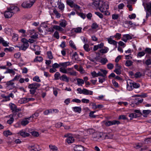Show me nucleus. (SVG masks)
I'll return each mask as SVG.
<instances>
[{"instance_id": "1", "label": "nucleus", "mask_w": 151, "mask_h": 151, "mask_svg": "<svg viewBox=\"0 0 151 151\" xmlns=\"http://www.w3.org/2000/svg\"><path fill=\"white\" fill-rule=\"evenodd\" d=\"M40 86V84L36 82L29 84L28 87L30 89L29 91L30 94L32 95L31 96H32L35 94L36 92L37 89L39 88Z\"/></svg>"}, {"instance_id": "2", "label": "nucleus", "mask_w": 151, "mask_h": 151, "mask_svg": "<svg viewBox=\"0 0 151 151\" xmlns=\"http://www.w3.org/2000/svg\"><path fill=\"white\" fill-rule=\"evenodd\" d=\"M109 8V5L107 2H102L100 4V5L99 8L100 11L106 15L110 14V13L108 11Z\"/></svg>"}, {"instance_id": "3", "label": "nucleus", "mask_w": 151, "mask_h": 151, "mask_svg": "<svg viewBox=\"0 0 151 151\" xmlns=\"http://www.w3.org/2000/svg\"><path fill=\"white\" fill-rule=\"evenodd\" d=\"M140 87L139 83L134 82H127V89L129 91H131L133 88H137Z\"/></svg>"}, {"instance_id": "4", "label": "nucleus", "mask_w": 151, "mask_h": 151, "mask_svg": "<svg viewBox=\"0 0 151 151\" xmlns=\"http://www.w3.org/2000/svg\"><path fill=\"white\" fill-rule=\"evenodd\" d=\"M77 91H78V93L83 94L85 95H92L93 94L92 91L86 88L82 89L81 88H79L77 89Z\"/></svg>"}, {"instance_id": "5", "label": "nucleus", "mask_w": 151, "mask_h": 151, "mask_svg": "<svg viewBox=\"0 0 151 151\" xmlns=\"http://www.w3.org/2000/svg\"><path fill=\"white\" fill-rule=\"evenodd\" d=\"M59 71L63 73H66L71 76H76V72L73 70L72 72H67V70L65 68L61 67L59 69Z\"/></svg>"}, {"instance_id": "6", "label": "nucleus", "mask_w": 151, "mask_h": 151, "mask_svg": "<svg viewBox=\"0 0 151 151\" xmlns=\"http://www.w3.org/2000/svg\"><path fill=\"white\" fill-rule=\"evenodd\" d=\"M36 0H33L32 1H28L24 2L22 4V7L24 8H29L31 7L35 2Z\"/></svg>"}, {"instance_id": "7", "label": "nucleus", "mask_w": 151, "mask_h": 151, "mask_svg": "<svg viewBox=\"0 0 151 151\" xmlns=\"http://www.w3.org/2000/svg\"><path fill=\"white\" fill-rule=\"evenodd\" d=\"M104 138V137H102V135L101 133H95L93 134V139L94 141H100Z\"/></svg>"}, {"instance_id": "8", "label": "nucleus", "mask_w": 151, "mask_h": 151, "mask_svg": "<svg viewBox=\"0 0 151 151\" xmlns=\"http://www.w3.org/2000/svg\"><path fill=\"white\" fill-rule=\"evenodd\" d=\"M64 137H67L66 141L68 144L72 143L74 142V139L71 134H67L64 135Z\"/></svg>"}, {"instance_id": "9", "label": "nucleus", "mask_w": 151, "mask_h": 151, "mask_svg": "<svg viewBox=\"0 0 151 151\" xmlns=\"http://www.w3.org/2000/svg\"><path fill=\"white\" fill-rule=\"evenodd\" d=\"M9 106L10 109L12 111V112L14 113L18 112L21 110V109L17 108V106L12 103H10Z\"/></svg>"}, {"instance_id": "10", "label": "nucleus", "mask_w": 151, "mask_h": 151, "mask_svg": "<svg viewBox=\"0 0 151 151\" xmlns=\"http://www.w3.org/2000/svg\"><path fill=\"white\" fill-rule=\"evenodd\" d=\"M100 4L99 0H95L93 1L92 2L89 3V5L93 8L97 9L99 8Z\"/></svg>"}, {"instance_id": "11", "label": "nucleus", "mask_w": 151, "mask_h": 151, "mask_svg": "<svg viewBox=\"0 0 151 151\" xmlns=\"http://www.w3.org/2000/svg\"><path fill=\"white\" fill-rule=\"evenodd\" d=\"M107 71L103 69H100V71H99L97 73L98 76H101L104 78H106V74Z\"/></svg>"}, {"instance_id": "12", "label": "nucleus", "mask_w": 151, "mask_h": 151, "mask_svg": "<svg viewBox=\"0 0 151 151\" xmlns=\"http://www.w3.org/2000/svg\"><path fill=\"white\" fill-rule=\"evenodd\" d=\"M120 124V122L117 120H114L112 121H108L106 122L105 125L106 126L109 127L111 125H115L116 124L118 125Z\"/></svg>"}, {"instance_id": "13", "label": "nucleus", "mask_w": 151, "mask_h": 151, "mask_svg": "<svg viewBox=\"0 0 151 151\" xmlns=\"http://www.w3.org/2000/svg\"><path fill=\"white\" fill-rule=\"evenodd\" d=\"M7 10L4 12V15L5 18H9L11 17L14 14L11 10H9V8H7Z\"/></svg>"}, {"instance_id": "14", "label": "nucleus", "mask_w": 151, "mask_h": 151, "mask_svg": "<svg viewBox=\"0 0 151 151\" xmlns=\"http://www.w3.org/2000/svg\"><path fill=\"white\" fill-rule=\"evenodd\" d=\"M28 149L30 151H38L39 150V146L37 145H34L29 146Z\"/></svg>"}, {"instance_id": "15", "label": "nucleus", "mask_w": 151, "mask_h": 151, "mask_svg": "<svg viewBox=\"0 0 151 151\" xmlns=\"http://www.w3.org/2000/svg\"><path fill=\"white\" fill-rule=\"evenodd\" d=\"M16 113H13L9 115V116L10 117L9 119L8 120L7 122L8 124H11L14 121V117H15V115H16Z\"/></svg>"}, {"instance_id": "16", "label": "nucleus", "mask_w": 151, "mask_h": 151, "mask_svg": "<svg viewBox=\"0 0 151 151\" xmlns=\"http://www.w3.org/2000/svg\"><path fill=\"white\" fill-rule=\"evenodd\" d=\"M132 39V37L129 34L124 35H123L122 40L126 42L127 40H131Z\"/></svg>"}, {"instance_id": "17", "label": "nucleus", "mask_w": 151, "mask_h": 151, "mask_svg": "<svg viewBox=\"0 0 151 151\" xmlns=\"http://www.w3.org/2000/svg\"><path fill=\"white\" fill-rule=\"evenodd\" d=\"M9 8V10H11L13 14L19 10V8L15 6H11Z\"/></svg>"}, {"instance_id": "18", "label": "nucleus", "mask_w": 151, "mask_h": 151, "mask_svg": "<svg viewBox=\"0 0 151 151\" xmlns=\"http://www.w3.org/2000/svg\"><path fill=\"white\" fill-rule=\"evenodd\" d=\"M73 57L74 58L75 60L76 61L77 63H78V62L81 61V59L79 57L78 54H77L76 52H74L73 55Z\"/></svg>"}, {"instance_id": "19", "label": "nucleus", "mask_w": 151, "mask_h": 151, "mask_svg": "<svg viewBox=\"0 0 151 151\" xmlns=\"http://www.w3.org/2000/svg\"><path fill=\"white\" fill-rule=\"evenodd\" d=\"M60 80L66 82H68L69 81V78L65 74L62 75L59 77Z\"/></svg>"}, {"instance_id": "20", "label": "nucleus", "mask_w": 151, "mask_h": 151, "mask_svg": "<svg viewBox=\"0 0 151 151\" xmlns=\"http://www.w3.org/2000/svg\"><path fill=\"white\" fill-rule=\"evenodd\" d=\"M58 5L59 9L62 11H63L65 5L64 4L61 2V1H58Z\"/></svg>"}, {"instance_id": "21", "label": "nucleus", "mask_w": 151, "mask_h": 151, "mask_svg": "<svg viewBox=\"0 0 151 151\" xmlns=\"http://www.w3.org/2000/svg\"><path fill=\"white\" fill-rule=\"evenodd\" d=\"M29 45L28 43H25L23 44L22 45L19 47L20 50L25 51L28 47Z\"/></svg>"}, {"instance_id": "22", "label": "nucleus", "mask_w": 151, "mask_h": 151, "mask_svg": "<svg viewBox=\"0 0 151 151\" xmlns=\"http://www.w3.org/2000/svg\"><path fill=\"white\" fill-rule=\"evenodd\" d=\"M107 40L109 44L113 45L116 47L117 44V42L116 41L113 40H112L111 38H108Z\"/></svg>"}, {"instance_id": "23", "label": "nucleus", "mask_w": 151, "mask_h": 151, "mask_svg": "<svg viewBox=\"0 0 151 151\" xmlns=\"http://www.w3.org/2000/svg\"><path fill=\"white\" fill-rule=\"evenodd\" d=\"M41 111H40V110H37L35 112V113L34 114H32L31 116L27 118L26 119H27L29 120V119L31 117L34 118V116H35L36 117H37L39 116L40 113Z\"/></svg>"}, {"instance_id": "24", "label": "nucleus", "mask_w": 151, "mask_h": 151, "mask_svg": "<svg viewBox=\"0 0 151 151\" xmlns=\"http://www.w3.org/2000/svg\"><path fill=\"white\" fill-rule=\"evenodd\" d=\"M60 65H61V66L65 68H66L67 66L71 65L70 63L69 62L60 63Z\"/></svg>"}, {"instance_id": "25", "label": "nucleus", "mask_w": 151, "mask_h": 151, "mask_svg": "<svg viewBox=\"0 0 151 151\" xmlns=\"http://www.w3.org/2000/svg\"><path fill=\"white\" fill-rule=\"evenodd\" d=\"M43 60V58L41 56H37L34 60L33 62L37 63L38 62H41Z\"/></svg>"}, {"instance_id": "26", "label": "nucleus", "mask_w": 151, "mask_h": 151, "mask_svg": "<svg viewBox=\"0 0 151 151\" xmlns=\"http://www.w3.org/2000/svg\"><path fill=\"white\" fill-rule=\"evenodd\" d=\"M19 134L20 135L24 137H28L29 135V133L23 131H20Z\"/></svg>"}, {"instance_id": "27", "label": "nucleus", "mask_w": 151, "mask_h": 151, "mask_svg": "<svg viewBox=\"0 0 151 151\" xmlns=\"http://www.w3.org/2000/svg\"><path fill=\"white\" fill-rule=\"evenodd\" d=\"M73 111L76 112L80 113L81 111V107L78 106H75L73 108Z\"/></svg>"}, {"instance_id": "28", "label": "nucleus", "mask_w": 151, "mask_h": 151, "mask_svg": "<svg viewBox=\"0 0 151 151\" xmlns=\"http://www.w3.org/2000/svg\"><path fill=\"white\" fill-rule=\"evenodd\" d=\"M19 102L21 104H24L28 102V100L27 98H23L20 99L19 101Z\"/></svg>"}, {"instance_id": "29", "label": "nucleus", "mask_w": 151, "mask_h": 151, "mask_svg": "<svg viewBox=\"0 0 151 151\" xmlns=\"http://www.w3.org/2000/svg\"><path fill=\"white\" fill-rule=\"evenodd\" d=\"M77 84L78 86H82V85L84 83V81L83 80L80 78L77 79Z\"/></svg>"}, {"instance_id": "30", "label": "nucleus", "mask_w": 151, "mask_h": 151, "mask_svg": "<svg viewBox=\"0 0 151 151\" xmlns=\"http://www.w3.org/2000/svg\"><path fill=\"white\" fill-rule=\"evenodd\" d=\"M53 28L54 29L60 32H62L64 30L60 26L54 25L53 26Z\"/></svg>"}, {"instance_id": "31", "label": "nucleus", "mask_w": 151, "mask_h": 151, "mask_svg": "<svg viewBox=\"0 0 151 151\" xmlns=\"http://www.w3.org/2000/svg\"><path fill=\"white\" fill-rule=\"evenodd\" d=\"M146 8L147 11L151 14V3L147 4Z\"/></svg>"}, {"instance_id": "32", "label": "nucleus", "mask_w": 151, "mask_h": 151, "mask_svg": "<svg viewBox=\"0 0 151 151\" xmlns=\"http://www.w3.org/2000/svg\"><path fill=\"white\" fill-rule=\"evenodd\" d=\"M136 105L139 104L138 103V98H137L134 99L132 103L131 104V106L132 107H134V104Z\"/></svg>"}, {"instance_id": "33", "label": "nucleus", "mask_w": 151, "mask_h": 151, "mask_svg": "<svg viewBox=\"0 0 151 151\" xmlns=\"http://www.w3.org/2000/svg\"><path fill=\"white\" fill-rule=\"evenodd\" d=\"M109 50V48L106 47H105L104 48H102L99 50V52L102 53H106Z\"/></svg>"}, {"instance_id": "34", "label": "nucleus", "mask_w": 151, "mask_h": 151, "mask_svg": "<svg viewBox=\"0 0 151 151\" xmlns=\"http://www.w3.org/2000/svg\"><path fill=\"white\" fill-rule=\"evenodd\" d=\"M133 62L131 60H127L126 61L125 65L126 66L129 67L132 65Z\"/></svg>"}, {"instance_id": "35", "label": "nucleus", "mask_w": 151, "mask_h": 151, "mask_svg": "<svg viewBox=\"0 0 151 151\" xmlns=\"http://www.w3.org/2000/svg\"><path fill=\"white\" fill-rule=\"evenodd\" d=\"M67 4L70 6L72 8L73 5L74 4L73 1L71 0H67Z\"/></svg>"}, {"instance_id": "36", "label": "nucleus", "mask_w": 151, "mask_h": 151, "mask_svg": "<svg viewBox=\"0 0 151 151\" xmlns=\"http://www.w3.org/2000/svg\"><path fill=\"white\" fill-rule=\"evenodd\" d=\"M53 12L55 15L56 17L57 18H59L61 16V15L60 13L56 10L55 9L53 10Z\"/></svg>"}, {"instance_id": "37", "label": "nucleus", "mask_w": 151, "mask_h": 151, "mask_svg": "<svg viewBox=\"0 0 151 151\" xmlns=\"http://www.w3.org/2000/svg\"><path fill=\"white\" fill-rule=\"evenodd\" d=\"M129 117L131 118V119H132L133 118H136L139 117V116L135 113H132L130 114L129 116Z\"/></svg>"}, {"instance_id": "38", "label": "nucleus", "mask_w": 151, "mask_h": 151, "mask_svg": "<svg viewBox=\"0 0 151 151\" xmlns=\"http://www.w3.org/2000/svg\"><path fill=\"white\" fill-rule=\"evenodd\" d=\"M82 28L81 27H78L74 29V31L76 33H80L81 32Z\"/></svg>"}, {"instance_id": "39", "label": "nucleus", "mask_w": 151, "mask_h": 151, "mask_svg": "<svg viewBox=\"0 0 151 151\" xmlns=\"http://www.w3.org/2000/svg\"><path fill=\"white\" fill-rule=\"evenodd\" d=\"M3 134L6 137H7L9 135H11L12 133L9 130L4 131L3 132Z\"/></svg>"}, {"instance_id": "40", "label": "nucleus", "mask_w": 151, "mask_h": 151, "mask_svg": "<svg viewBox=\"0 0 151 151\" xmlns=\"http://www.w3.org/2000/svg\"><path fill=\"white\" fill-rule=\"evenodd\" d=\"M60 74L59 72H57L54 75V79L55 80H58L59 79V77H60Z\"/></svg>"}, {"instance_id": "41", "label": "nucleus", "mask_w": 151, "mask_h": 151, "mask_svg": "<svg viewBox=\"0 0 151 151\" xmlns=\"http://www.w3.org/2000/svg\"><path fill=\"white\" fill-rule=\"evenodd\" d=\"M114 72L117 75H120L121 73V70L120 68H115Z\"/></svg>"}, {"instance_id": "42", "label": "nucleus", "mask_w": 151, "mask_h": 151, "mask_svg": "<svg viewBox=\"0 0 151 151\" xmlns=\"http://www.w3.org/2000/svg\"><path fill=\"white\" fill-rule=\"evenodd\" d=\"M14 81H12V79L11 81H8L6 82V85L7 86H12L14 84V83L13 82Z\"/></svg>"}, {"instance_id": "43", "label": "nucleus", "mask_w": 151, "mask_h": 151, "mask_svg": "<svg viewBox=\"0 0 151 151\" xmlns=\"http://www.w3.org/2000/svg\"><path fill=\"white\" fill-rule=\"evenodd\" d=\"M29 121L26 119H24L21 122V124L22 126H25L29 123Z\"/></svg>"}, {"instance_id": "44", "label": "nucleus", "mask_w": 151, "mask_h": 151, "mask_svg": "<svg viewBox=\"0 0 151 151\" xmlns=\"http://www.w3.org/2000/svg\"><path fill=\"white\" fill-rule=\"evenodd\" d=\"M49 147L50 150L53 151H57L58 150L57 147L55 145L53 146L51 145H50Z\"/></svg>"}, {"instance_id": "45", "label": "nucleus", "mask_w": 151, "mask_h": 151, "mask_svg": "<svg viewBox=\"0 0 151 151\" xmlns=\"http://www.w3.org/2000/svg\"><path fill=\"white\" fill-rule=\"evenodd\" d=\"M32 80L33 81L37 82H41V80L40 79L39 77L37 76H36L34 77L33 78Z\"/></svg>"}, {"instance_id": "46", "label": "nucleus", "mask_w": 151, "mask_h": 151, "mask_svg": "<svg viewBox=\"0 0 151 151\" xmlns=\"http://www.w3.org/2000/svg\"><path fill=\"white\" fill-rule=\"evenodd\" d=\"M69 44L70 46L72 47L75 50H76V47L74 44V42H73L71 40H70L69 41Z\"/></svg>"}, {"instance_id": "47", "label": "nucleus", "mask_w": 151, "mask_h": 151, "mask_svg": "<svg viewBox=\"0 0 151 151\" xmlns=\"http://www.w3.org/2000/svg\"><path fill=\"white\" fill-rule=\"evenodd\" d=\"M66 25V22L65 20L63 21L60 23V26L63 27H65Z\"/></svg>"}, {"instance_id": "48", "label": "nucleus", "mask_w": 151, "mask_h": 151, "mask_svg": "<svg viewBox=\"0 0 151 151\" xmlns=\"http://www.w3.org/2000/svg\"><path fill=\"white\" fill-rule=\"evenodd\" d=\"M77 148L78 150H82V151H84V149L83 147L81 145H76V147H75V148L74 149V150L75 151H76L75 149H76Z\"/></svg>"}, {"instance_id": "49", "label": "nucleus", "mask_w": 151, "mask_h": 151, "mask_svg": "<svg viewBox=\"0 0 151 151\" xmlns=\"http://www.w3.org/2000/svg\"><path fill=\"white\" fill-rule=\"evenodd\" d=\"M143 64H145L147 65H149L151 64V60L150 59H149L146 60L145 62L144 60L143 61Z\"/></svg>"}, {"instance_id": "50", "label": "nucleus", "mask_w": 151, "mask_h": 151, "mask_svg": "<svg viewBox=\"0 0 151 151\" xmlns=\"http://www.w3.org/2000/svg\"><path fill=\"white\" fill-rule=\"evenodd\" d=\"M108 62V60L106 58H103L101 59L100 60V63H101L102 65H105Z\"/></svg>"}, {"instance_id": "51", "label": "nucleus", "mask_w": 151, "mask_h": 151, "mask_svg": "<svg viewBox=\"0 0 151 151\" xmlns=\"http://www.w3.org/2000/svg\"><path fill=\"white\" fill-rule=\"evenodd\" d=\"M89 47V46L88 44H85L83 46V48L87 52L89 51L90 50Z\"/></svg>"}, {"instance_id": "52", "label": "nucleus", "mask_w": 151, "mask_h": 151, "mask_svg": "<svg viewBox=\"0 0 151 151\" xmlns=\"http://www.w3.org/2000/svg\"><path fill=\"white\" fill-rule=\"evenodd\" d=\"M14 49V47H10L9 48H6L4 50L6 52L7 51L12 52Z\"/></svg>"}, {"instance_id": "53", "label": "nucleus", "mask_w": 151, "mask_h": 151, "mask_svg": "<svg viewBox=\"0 0 151 151\" xmlns=\"http://www.w3.org/2000/svg\"><path fill=\"white\" fill-rule=\"evenodd\" d=\"M53 36L56 38L57 39L59 38V35L58 32L57 31H55L54 32Z\"/></svg>"}, {"instance_id": "54", "label": "nucleus", "mask_w": 151, "mask_h": 151, "mask_svg": "<svg viewBox=\"0 0 151 151\" xmlns=\"http://www.w3.org/2000/svg\"><path fill=\"white\" fill-rule=\"evenodd\" d=\"M144 141L145 143H151V137L146 138L145 139Z\"/></svg>"}, {"instance_id": "55", "label": "nucleus", "mask_w": 151, "mask_h": 151, "mask_svg": "<svg viewBox=\"0 0 151 151\" xmlns=\"http://www.w3.org/2000/svg\"><path fill=\"white\" fill-rule=\"evenodd\" d=\"M47 55L48 58L50 59H52L53 58V57L52 55L51 51H49L47 52Z\"/></svg>"}, {"instance_id": "56", "label": "nucleus", "mask_w": 151, "mask_h": 151, "mask_svg": "<svg viewBox=\"0 0 151 151\" xmlns=\"http://www.w3.org/2000/svg\"><path fill=\"white\" fill-rule=\"evenodd\" d=\"M60 66H61V65H60V63L58 64L57 63H55L52 65V68H54L55 69L58 68Z\"/></svg>"}, {"instance_id": "57", "label": "nucleus", "mask_w": 151, "mask_h": 151, "mask_svg": "<svg viewBox=\"0 0 151 151\" xmlns=\"http://www.w3.org/2000/svg\"><path fill=\"white\" fill-rule=\"evenodd\" d=\"M89 105L92 106V108L93 109H96V103L91 102L90 103Z\"/></svg>"}, {"instance_id": "58", "label": "nucleus", "mask_w": 151, "mask_h": 151, "mask_svg": "<svg viewBox=\"0 0 151 151\" xmlns=\"http://www.w3.org/2000/svg\"><path fill=\"white\" fill-rule=\"evenodd\" d=\"M107 66L108 68L110 70L112 69L114 67L113 64L111 63L108 64Z\"/></svg>"}, {"instance_id": "59", "label": "nucleus", "mask_w": 151, "mask_h": 151, "mask_svg": "<svg viewBox=\"0 0 151 151\" xmlns=\"http://www.w3.org/2000/svg\"><path fill=\"white\" fill-rule=\"evenodd\" d=\"M77 14L78 15L80 16L83 19H84L86 17V15L84 13H79L78 12H77Z\"/></svg>"}, {"instance_id": "60", "label": "nucleus", "mask_w": 151, "mask_h": 151, "mask_svg": "<svg viewBox=\"0 0 151 151\" xmlns=\"http://www.w3.org/2000/svg\"><path fill=\"white\" fill-rule=\"evenodd\" d=\"M121 34L119 33H116L114 36L115 38H116L118 40L119 39L121 38Z\"/></svg>"}, {"instance_id": "61", "label": "nucleus", "mask_w": 151, "mask_h": 151, "mask_svg": "<svg viewBox=\"0 0 151 151\" xmlns=\"http://www.w3.org/2000/svg\"><path fill=\"white\" fill-rule=\"evenodd\" d=\"M145 53L143 51L140 52H138L137 56L141 57L145 55Z\"/></svg>"}, {"instance_id": "62", "label": "nucleus", "mask_w": 151, "mask_h": 151, "mask_svg": "<svg viewBox=\"0 0 151 151\" xmlns=\"http://www.w3.org/2000/svg\"><path fill=\"white\" fill-rule=\"evenodd\" d=\"M119 119H123L126 120L127 119V118L126 117V116L124 115H121L119 116Z\"/></svg>"}, {"instance_id": "63", "label": "nucleus", "mask_w": 151, "mask_h": 151, "mask_svg": "<svg viewBox=\"0 0 151 151\" xmlns=\"http://www.w3.org/2000/svg\"><path fill=\"white\" fill-rule=\"evenodd\" d=\"M32 134L34 136L37 137L39 136V133L37 132L33 131L31 132Z\"/></svg>"}, {"instance_id": "64", "label": "nucleus", "mask_w": 151, "mask_h": 151, "mask_svg": "<svg viewBox=\"0 0 151 151\" xmlns=\"http://www.w3.org/2000/svg\"><path fill=\"white\" fill-rule=\"evenodd\" d=\"M35 31L34 29L29 30L27 31V34L29 35H32L33 33H35Z\"/></svg>"}]
</instances>
